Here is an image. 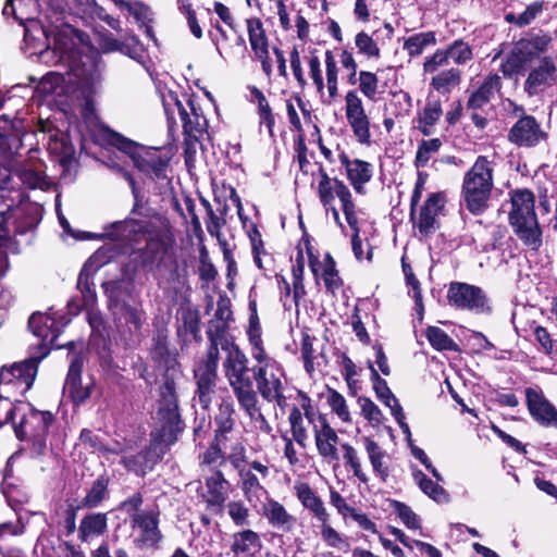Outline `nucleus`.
Here are the masks:
<instances>
[{"label": "nucleus", "mask_w": 557, "mask_h": 557, "mask_svg": "<svg viewBox=\"0 0 557 557\" xmlns=\"http://www.w3.org/2000/svg\"><path fill=\"white\" fill-rule=\"evenodd\" d=\"M249 42L256 58L261 62L262 70L267 76L272 74V62L269 55V45L259 20H247Z\"/></svg>", "instance_id": "a878e982"}, {"label": "nucleus", "mask_w": 557, "mask_h": 557, "mask_svg": "<svg viewBox=\"0 0 557 557\" xmlns=\"http://www.w3.org/2000/svg\"><path fill=\"white\" fill-rule=\"evenodd\" d=\"M171 99L174 101V106L177 109L178 115L183 123V127L186 133L191 134L199 132L206 125V119L203 117L200 108H197L190 99L187 100V107L176 97L171 95Z\"/></svg>", "instance_id": "c756f323"}, {"label": "nucleus", "mask_w": 557, "mask_h": 557, "mask_svg": "<svg viewBox=\"0 0 557 557\" xmlns=\"http://www.w3.org/2000/svg\"><path fill=\"white\" fill-rule=\"evenodd\" d=\"M79 444L92 450L106 451V453H124L125 448L120 442H113L112 444L104 445L99 436L90 430L84 429L79 435Z\"/></svg>", "instance_id": "09e8293b"}, {"label": "nucleus", "mask_w": 557, "mask_h": 557, "mask_svg": "<svg viewBox=\"0 0 557 557\" xmlns=\"http://www.w3.org/2000/svg\"><path fill=\"white\" fill-rule=\"evenodd\" d=\"M65 78L59 73H48L45 75L37 85V92L45 97H59L64 91Z\"/></svg>", "instance_id": "a18cd8bd"}, {"label": "nucleus", "mask_w": 557, "mask_h": 557, "mask_svg": "<svg viewBox=\"0 0 557 557\" xmlns=\"http://www.w3.org/2000/svg\"><path fill=\"white\" fill-rule=\"evenodd\" d=\"M111 143L119 150L128 154L139 171L157 178L164 177L166 163L160 157L158 150L139 146L115 133L111 135Z\"/></svg>", "instance_id": "6e6552de"}, {"label": "nucleus", "mask_w": 557, "mask_h": 557, "mask_svg": "<svg viewBox=\"0 0 557 557\" xmlns=\"http://www.w3.org/2000/svg\"><path fill=\"white\" fill-rule=\"evenodd\" d=\"M341 164L346 170V176L356 193L363 195L366 193L364 185L369 183L373 176V166L371 163L360 159H349L345 151L338 154Z\"/></svg>", "instance_id": "5701e85b"}, {"label": "nucleus", "mask_w": 557, "mask_h": 557, "mask_svg": "<svg viewBox=\"0 0 557 557\" xmlns=\"http://www.w3.org/2000/svg\"><path fill=\"white\" fill-rule=\"evenodd\" d=\"M325 400L327 406L330 407L331 411L336 414V417L343 422V423H351L352 418L351 413L348 407V404L345 399V397L338 393L334 388H327Z\"/></svg>", "instance_id": "c03bdc74"}, {"label": "nucleus", "mask_w": 557, "mask_h": 557, "mask_svg": "<svg viewBox=\"0 0 557 557\" xmlns=\"http://www.w3.org/2000/svg\"><path fill=\"white\" fill-rule=\"evenodd\" d=\"M393 507L395 512L397 513L398 518L401 520V522L411 530L420 529V519L418 516L411 510L410 507L407 505L400 503V502H394Z\"/></svg>", "instance_id": "338daca9"}, {"label": "nucleus", "mask_w": 557, "mask_h": 557, "mask_svg": "<svg viewBox=\"0 0 557 557\" xmlns=\"http://www.w3.org/2000/svg\"><path fill=\"white\" fill-rule=\"evenodd\" d=\"M431 346L436 350H457L456 343L440 327L429 326L425 332Z\"/></svg>", "instance_id": "6e6d98bb"}, {"label": "nucleus", "mask_w": 557, "mask_h": 557, "mask_svg": "<svg viewBox=\"0 0 557 557\" xmlns=\"http://www.w3.org/2000/svg\"><path fill=\"white\" fill-rule=\"evenodd\" d=\"M412 475L420 490L430 498L440 504L449 500L448 493L441 485L429 479L421 470L414 469Z\"/></svg>", "instance_id": "ea45409f"}, {"label": "nucleus", "mask_w": 557, "mask_h": 557, "mask_svg": "<svg viewBox=\"0 0 557 557\" xmlns=\"http://www.w3.org/2000/svg\"><path fill=\"white\" fill-rule=\"evenodd\" d=\"M509 221L517 236L532 250L542 245V232L534 211V195L528 189L512 191Z\"/></svg>", "instance_id": "423d86ee"}, {"label": "nucleus", "mask_w": 557, "mask_h": 557, "mask_svg": "<svg viewBox=\"0 0 557 557\" xmlns=\"http://www.w3.org/2000/svg\"><path fill=\"white\" fill-rule=\"evenodd\" d=\"M257 362L258 364L253 367L252 372L258 392L267 401H274L281 406L285 401V396L283 395L284 374L282 369L278 363L271 358Z\"/></svg>", "instance_id": "1a4fd4ad"}, {"label": "nucleus", "mask_w": 557, "mask_h": 557, "mask_svg": "<svg viewBox=\"0 0 557 557\" xmlns=\"http://www.w3.org/2000/svg\"><path fill=\"white\" fill-rule=\"evenodd\" d=\"M343 458L347 468L352 471V474L362 483L369 482V476L364 472L361 463V459L358 451L349 443H342Z\"/></svg>", "instance_id": "603ef678"}, {"label": "nucleus", "mask_w": 557, "mask_h": 557, "mask_svg": "<svg viewBox=\"0 0 557 557\" xmlns=\"http://www.w3.org/2000/svg\"><path fill=\"white\" fill-rule=\"evenodd\" d=\"M234 406L232 401L224 400L219 406L218 413L214 418V422L216 425V437L224 436L230 433L234 426Z\"/></svg>", "instance_id": "3c124183"}, {"label": "nucleus", "mask_w": 557, "mask_h": 557, "mask_svg": "<svg viewBox=\"0 0 557 557\" xmlns=\"http://www.w3.org/2000/svg\"><path fill=\"white\" fill-rule=\"evenodd\" d=\"M355 45L358 52L368 59H379L380 48L375 40L364 32H360L355 37Z\"/></svg>", "instance_id": "13d9d810"}, {"label": "nucleus", "mask_w": 557, "mask_h": 557, "mask_svg": "<svg viewBox=\"0 0 557 557\" xmlns=\"http://www.w3.org/2000/svg\"><path fill=\"white\" fill-rule=\"evenodd\" d=\"M108 518L106 513L94 512L85 516L79 524V539L84 542L90 541L103 534L107 530Z\"/></svg>", "instance_id": "4c0bfd02"}, {"label": "nucleus", "mask_w": 557, "mask_h": 557, "mask_svg": "<svg viewBox=\"0 0 557 557\" xmlns=\"http://www.w3.org/2000/svg\"><path fill=\"white\" fill-rule=\"evenodd\" d=\"M83 42L82 34L65 26L53 37V51L59 55V61L70 67L75 82L87 91H94L101 81V67L94 57L83 55L78 51L77 45Z\"/></svg>", "instance_id": "7ed1b4c3"}, {"label": "nucleus", "mask_w": 557, "mask_h": 557, "mask_svg": "<svg viewBox=\"0 0 557 557\" xmlns=\"http://www.w3.org/2000/svg\"><path fill=\"white\" fill-rule=\"evenodd\" d=\"M552 37L547 34H533L519 39L502 64L505 76L529 74L523 89L529 97L539 95L557 84V57L547 55Z\"/></svg>", "instance_id": "f257e3e1"}, {"label": "nucleus", "mask_w": 557, "mask_h": 557, "mask_svg": "<svg viewBox=\"0 0 557 557\" xmlns=\"http://www.w3.org/2000/svg\"><path fill=\"white\" fill-rule=\"evenodd\" d=\"M57 313H33L28 320V327L35 336L41 339L44 345L53 346L61 332L69 320H64L60 325L58 322Z\"/></svg>", "instance_id": "4be33fe9"}, {"label": "nucleus", "mask_w": 557, "mask_h": 557, "mask_svg": "<svg viewBox=\"0 0 557 557\" xmlns=\"http://www.w3.org/2000/svg\"><path fill=\"white\" fill-rule=\"evenodd\" d=\"M239 478L244 496L252 506L268 495L267 490L260 483L261 479L251 470L239 469Z\"/></svg>", "instance_id": "e433bc0d"}, {"label": "nucleus", "mask_w": 557, "mask_h": 557, "mask_svg": "<svg viewBox=\"0 0 557 557\" xmlns=\"http://www.w3.org/2000/svg\"><path fill=\"white\" fill-rule=\"evenodd\" d=\"M524 393L528 411L533 420L542 426L557 430V408L545 397L542 389L528 387Z\"/></svg>", "instance_id": "6ab92c4d"}, {"label": "nucleus", "mask_w": 557, "mask_h": 557, "mask_svg": "<svg viewBox=\"0 0 557 557\" xmlns=\"http://www.w3.org/2000/svg\"><path fill=\"white\" fill-rule=\"evenodd\" d=\"M360 92L369 100H374L379 88L377 76L370 71H360L357 77Z\"/></svg>", "instance_id": "4d7b16f0"}, {"label": "nucleus", "mask_w": 557, "mask_h": 557, "mask_svg": "<svg viewBox=\"0 0 557 557\" xmlns=\"http://www.w3.org/2000/svg\"><path fill=\"white\" fill-rule=\"evenodd\" d=\"M461 73L458 69L450 67L437 72L431 79V86L441 94H448L460 84Z\"/></svg>", "instance_id": "37998d69"}, {"label": "nucleus", "mask_w": 557, "mask_h": 557, "mask_svg": "<svg viewBox=\"0 0 557 557\" xmlns=\"http://www.w3.org/2000/svg\"><path fill=\"white\" fill-rule=\"evenodd\" d=\"M313 435L318 454L327 461H337L339 458L337 450L339 437L325 416L320 419Z\"/></svg>", "instance_id": "b1692460"}, {"label": "nucleus", "mask_w": 557, "mask_h": 557, "mask_svg": "<svg viewBox=\"0 0 557 557\" xmlns=\"http://www.w3.org/2000/svg\"><path fill=\"white\" fill-rule=\"evenodd\" d=\"M358 404L360 406L361 414L372 426H379L382 423L383 413L370 398L359 397Z\"/></svg>", "instance_id": "e2e57ef3"}, {"label": "nucleus", "mask_w": 557, "mask_h": 557, "mask_svg": "<svg viewBox=\"0 0 557 557\" xmlns=\"http://www.w3.org/2000/svg\"><path fill=\"white\" fill-rule=\"evenodd\" d=\"M197 380V394L203 409L209 408L215 388L216 371L199 367L195 371Z\"/></svg>", "instance_id": "c9c22d12"}, {"label": "nucleus", "mask_w": 557, "mask_h": 557, "mask_svg": "<svg viewBox=\"0 0 557 557\" xmlns=\"http://www.w3.org/2000/svg\"><path fill=\"white\" fill-rule=\"evenodd\" d=\"M362 443L374 474L385 482L389 475L387 453L369 436H364Z\"/></svg>", "instance_id": "7c9ffc66"}, {"label": "nucleus", "mask_w": 557, "mask_h": 557, "mask_svg": "<svg viewBox=\"0 0 557 557\" xmlns=\"http://www.w3.org/2000/svg\"><path fill=\"white\" fill-rule=\"evenodd\" d=\"M158 512L145 510L131 517L133 542L138 548L156 547L162 539L159 530Z\"/></svg>", "instance_id": "4468645a"}, {"label": "nucleus", "mask_w": 557, "mask_h": 557, "mask_svg": "<svg viewBox=\"0 0 557 557\" xmlns=\"http://www.w3.org/2000/svg\"><path fill=\"white\" fill-rule=\"evenodd\" d=\"M294 490L300 504L309 510L319 522L330 521L331 515L329 513L323 500L308 483H297L295 484Z\"/></svg>", "instance_id": "cd10ccee"}, {"label": "nucleus", "mask_w": 557, "mask_h": 557, "mask_svg": "<svg viewBox=\"0 0 557 557\" xmlns=\"http://www.w3.org/2000/svg\"><path fill=\"white\" fill-rule=\"evenodd\" d=\"M45 169L46 166L39 158V150L29 149L27 157L18 160L15 175L28 188L48 190L53 183L45 175Z\"/></svg>", "instance_id": "f3484780"}, {"label": "nucleus", "mask_w": 557, "mask_h": 557, "mask_svg": "<svg viewBox=\"0 0 557 557\" xmlns=\"http://www.w3.org/2000/svg\"><path fill=\"white\" fill-rule=\"evenodd\" d=\"M450 305L459 308L484 313L490 311L488 299L480 287L467 283L453 282L447 292Z\"/></svg>", "instance_id": "2eb2a0df"}, {"label": "nucleus", "mask_w": 557, "mask_h": 557, "mask_svg": "<svg viewBox=\"0 0 557 557\" xmlns=\"http://www.w3.org/2000/svg\"><path fill=\"white\" fill-rule=\"evenodd\" d=\"M83 357L73 356L70 362L69 373L64 384V391L70 395L75 404H82L90 397L94 382L89 380L86 383L82 381Z\"/></svg>", "instance_id": "412c9836"}, {"label": "nucleus", "mask_w": 557, "mask_h": 557, "mask_svg": "<svg viewBox=\"0 0 557 557\" xmlns=\"http://www.w3.org/2000/svg\"><path fill=\"white\" fill-rule=\"evenodd\" d=\"M443 114L442 104L438 100L428 101L423 110L418 114L417 128L424 135L433 134L434 126Z\"/></svg>", "instance_id": "58836bf2"}, {"label": "nucleus", "mask_w": 557, "mask_h": 557, "mask_svg": "<svg viewBox=\"0 0 557 557\" xmlns=\"http://www.w3.org/2000/svg\"><path fill=\"white\" fill-rule=\"evenodd\" d=\"M546 138L545 132L531 115L520 117L510 128L508 139L510 143L523 147H533Z\"/></svg>", "instance_id": "aec40b11"}, {"label": "nucleus", "mask_w": 557, "mask_h": 557, "mask_svg": "<svg viewBox=\"0 0 557 557\" xmlns=\"http://www.w3.org/2000/svg\"><path fill=\"white\" fill-rule=\"evenodd\" d=\"M257 394L238 400L240 409L244 410L246 414L250 418V420L255 423V428L262 431L265 434H269L272 431V428L264 418V416L261 413L259 407L257 406Z\"/></svg>", "instance_id": "a19ab883"}, {"label": "nucleus", "mask_w": 557, "mask_h": 557, "mask_svg": "<svg viewBox=\"0 0 557 557\" xmlns=\"http://www.w3.org/2000/svg\"><path fill=\"white\" fill-rule=\"evenodd\" d=\"M77 288L82 294V306L85 309L94 308L97 301V295L92 284L89 281V275L84 271L79 273Z\"/></svg>", "instance_id": "bf43d9fd"}, {"label": "nucleus", "mask_w": 557, "mask_h": 557, "mask_svg": "<svg viewBox=\"0 0 557 557\" xmlns=\"http://www.w3.org/2000/svg\"><path fill=\"white\" fill-rule=\"evenodd\" d=\"M248 338L251 345V356L256 361H264L267 358H270L263 349L261 330L257 323L251 322Z\"/></svg>", "instance_id": "0e129e2a"}, {"label": "nucleus", "mask_w": 557, "mask_h": 557, "mask_svg": "<svg viewBox=\"0 0 557 557\" xmlns=\"http://www.w3.org/2000/svg\"><path fill=\"white\" fill-rule=\"evenodd\" d=\"M337 198L342 205V211L350 228L359 227L358 211L352 200L351 193L345 184H338Z\"/></svg>", "instance_id": "de8ad7c7"}, {"label": "nucleus", "mask_w": 557, "mask_h": 557, "mask_svg": "<svg viewBox=\"0 0 557 557\" xmlns=\"http://www.w3.org/2000/svg\"><path fill=\"white\" fill-rule=\"evenodd\" d=\"M38 360L27 359L0 371V426L17 418L16 407L12 397L26 393L33 385L37 374Z\"/></svg>", "instance_id": "20e7f679"}, {"label": "nucleus", "mask_w": 557, "mask_h": 557, "mask_svg": "<svg viewBox=\"0 0 557 557\" xmlns=\"http://www.w3.org/2000/svg\"><path fill=\"white\" fill-rule=\"evenodd\" d=\"M345 117L356 140L363 146L371 145L370 119L358 91L350 89L345 95Z\"/></svg>", "instance_id": "ddd939ff"}, {"label": "nucleus", "mask_w": 557, "mask_h": 557, "mask_svg": "<svg viewBox=\"0 0 557 557\" xmlns=\"http://www.w3.org/2000/svg\"><path fill=\"white\" fill-rule=\"evenodd\" d=\"M10 125L7 120H0V190L10 188L11 173L15 174L22 154L21 139L16 134H9Z\"/></svg>", "instance_id": "f8f14e48"}, {"label": "nucleus", "mask_w": 557, "mask_h": 557, "mask_svg": "<svg viewBox=\"0 0 557 557\" xmlns=\"http://www.w3.org/2000/svg\"><path fill=\"white\" fill-rule=\"evenodd\" d=\"M40 131L48 134V150L50 154L55 156L60 160L64 178H66V175L69 174L71 180V172L76 165V159L75 149L67 135L58 129H53L51 124L48 122H40Z\"/></svg>", "instance_id": "a211bd4d"}, {"label": "nucleus", "mask_w": 557, "mask_h": 557, "mask_svg": "<svg viewBox=\"0 0 557 557\" xmlns=\"http://www.w3.org/2000/svg\"><path fill=\"white\" fill-rule=\"evenodd\" d=\"M493 172V161L485 156H480L465 174L462 198L466 208L475 215L482 214L488 207L494 185Z\"/></svg>", "instance_id": "39448f33"}, {"label": "nucleus", "mask_w": 557, "mask_h": 557, "mask_svg": "<svg viewBox=\"0 0 557 557\" xmlns=\"http://www.w3.org/2000/svg\"><path fill=\"white\" fill-rule=\"evenodd\" d=\"M231 548L236 557H252L261 548V541L256 532L244 530L233 535Z\"/></svg>", "instance_id": "f704fd0d"}, {"label": "nucleus", "mask_w": 557, "mask_h": 557, "mask_svg": "<svg viewBox=\"0 0 557 557\" xmlns=\"http://www.w3.org/2000/svg\"><path fill=\"white\" fill-rule=\"evenodd\" d=\"M444 202L445 199L441 193H434L429 196L414 221V225L421 234L429 235L438 227L437 215Z\"/></svg>", "instance_id": "bb28decb"}, {"label": "nucleus", "mask_w": 557, "mask_h": 557, "mask_svg": "<svg viewBox=\"0 0 557 557\" xmlns=\"http://www.w3.org/2000/svg\"><path fill=\"white\" fill-rule=\"evenodd\" d=\"M322 417L323 414L313 409L308 398L304 399L301 408L294 407L290 410L288 422L292 437L301 448H306L308 444V428L311 426L314 433Z\"/></svg>", "instance_id": "dca6fc26"}, {"label": "nucleus", "mask_w": 557, "mask_h": 557, "mask_svg": "<svg viewBox=\"0 0 557 557\" xmlns=\"http://www.w3.org/2000/svg\"><path fill=\"white\" fill-rule=\"evenodd\" d=\"M436 44L435 33L433 32H423L414 34L408 37L404 42V50L410 57H418L422 54V52L430 46H434Z\"/></svg>", "instance_id": "49530a36"}, {"label": "nucleus", "mask_w": 557, "mask_h": 557, "mask_svg": "<svg viewBox=\"0 0 557 557\" xmlns=\"http://www.w3.org/2000/svg\"><path fill=\"white\" fill-rule=\"evenodd\" d=\"M232 319V310L225 300L218 302L214 320L210 325L214 333L222 334L226 329L228 321Z\"/></svg>", "instance_id": "69168bd1"}, {"label": "nucleus", "mask_w": 557, "mask_h": 557, "mask_svg": "<svg viewBox=\"0 0 557 557\" xmlns=\"http://www.w3.org/2000/svg\"><path fill=\"white\" fill-rule=\"evenodd\" d=\"M16 411L20 419H15L13 428L20 440L42 437L53 420L50 412L35 410L22 401L17 403Z\"/></svg>", "instance_id": "9b49d317"}, {"label": "nucleus", "mask_w": 557, "mask_h": 557, "mask_svg": "<svg viewBox=\"0 0 557 557\" xmlns=\"http://www.w3.org/2000/svg\"><path fill=\"white\" fill-rule=\"evenodd\" d=\"M226 508L228 516L237 527H244L249 523V510L242 502L232 500L227 504Z\"/></svg>", "instance_id": "774afa93"}, {"label": "nucleus", "mask_w": 557, "mask_h": 557, "mask_svg": "<svg viewBox=\"0 0 557 557\" xmlns=\"http://www.w3.org/2000/svg\"><path fill=\"white\" fill-rule=\"evenodd\" d=\"M149 225L154 224L146 220L127 219L111 224L107 235L113 240L138 242L149 232Z\"/></svg>", "instance_id": "393cba45"}, {"label": "nucleus", "mask_w": 557, "mask_h": 557, "mask_svg": "<svg viewBox=\"0 0 557 557\" xmlns=\"http://www.w3.org/2000/svg\"><path fill=\"white\" fill-rule=\"evenodd\" d=\"M500 87V77L497 74L488 75L469 97L468 108L474 110L483 108L499 92Z\"/></svg>", "instance_id": "473e14b6"}, {"label": "nucleus", "mask_w": 557, "mask_h": 557, "mask_svg": "<svg viewBox=\"0 0 557 557\" xmlns=\"http://www.w3.org/2000/svg\"><path fill=\"white\" fill-rule=\"evenodd\" d=\"M441 147L442 140L438 138L421 140L414 158L416 168H424L428 162L440 151Z\"/></svg>", "instance_id": "864d4df0"}, {"label": "nucleus", "mask_w": 557, "mask_h": 557, "mask_svg": "<svg viewBox=\"0 0 557 557\" xmlns=\"http://www.w3.org/2000/svg\"><path fill=\"white\" fill-rule=\"evenodd\" d=\"M226 356L223 361V372L233 393L238 400L256 394L252 381L248 375V359L238 346L231 343H221Z\"/></svg>", "instance_id": "0eeeda50"}, {"label": "nucleus", "mask_w": 557, "mask_h": 557, "mask_svg": "<svg viewBox=\"0 0 557 557\" xmlns=\"http://www.w3.org/2000/svg\"><path fill=\"white\" fill-rule=\"evenodd\" d=\"M103 287L110 299L113 314L115 315V324L121 335L125 336L128 334L132 336L138 334L145 320L144 311L129 305L119 304L120 282H108Z\"/></svg>", "instance_id": "9d476101"}, {"label": "nucleus", "mask_w": 557, "mask_h": 557, "mask_svg": "<svg viewBox=\"0 0 557 557\" xmlns=\"http://www.w3.org/2000/svg\"><path fill=\"white\" fill-rule=\"evenodd\" d=\"M206 488L207 494L205 498L208 506L221 508L227 498L230 490V483L224 478L223 473L215 471L208 476L206 479Z\"/></svg>", "instance_id": "2f4dec72"}, {"label": "nucleus", "mask_w": 557, "mask_h": 557, "mask_svg": "<svg viewBox=\"0 0 557 557\" xmlns=\"http://www.w3.org/2000/svg\"><path fill=\"white\" fill-rule=\"evenodd\" d=\"M403 271H404V274L406 277L407 285H409L411 287L410 294L412 295V297L414 299L417 312L420 315V318H422L424 307H423V301H422L420 283L417 280V277L414 276L412 269L409 264H406L405 262H403Z\"/></svg>", "instance_id": "052dcab7"}, {"label": "nucleus", "mask_w": 557, "mask_h": 557, "mask_svg": "<svg viewBox=\"0 0 557 557\" xmlns=\"http://www.w3.org/2000/svg\"><path fill=\"white\" fill-rule=\"evenodd\" d=\"M324 63L326 75V83L324 84L327 90V102L331 103L338 97V66L335 55L331 50L325 51Z\"/></svg>", "instance_id": "79ce46f5"}, {"label": "nucleus", "mask_w": 557, "mask_h": 557, "mask_svg": "<svg viewBox=\"0 0 557 557\" xmlns=\"http://www.w3.org/2000/svg\"><path fill=\"white\" fill-rule=\"evenodd\" d=\"M262 513L269 524L283 532L292 531L296 523V518L281 503L272 498H268L263 504Z\"/></svg>", "instance_id": "c85d7f7f"}, {"label": "nucleus", "mask_w": 557, "mask_h": 557, "mask_svg": "<svg viewBox=\"0 0 557 557\" xmlns=\"http://www.w3.org/2000/svg\"><path fill=\"white\" fill-rule=\"evenodd\" d=\"M107 488L108 480L103 476L98 478L82 500V506L86 508L98 507L107 496Z\"/></svg>", "instance_id": "5fc2aeb1"}, {"label": "nucleus", "mask_w": 557, "mask_h": 557, "mask_svg": "<svg viewBox=\"0 0 557 557\" xmlns=\"http://www.w3.org/2000/svg\"><path fill=\"white\" fill-rule=\"evenodd\" d=\"M310 267L314 275L322 277L327 290L335 293L342 286V280L335 268V261L329 253L324 256L322 263L311 259Z\"/></svg>", "instance_id": "72a5a7b5"}, {"label": "nucleus", "mask_w": 557, "mask_h": 557, "mask_svg": "<svg viewBox=\"0 0 557 557\" xmlns=\"http://www.w3.org/2000/svg\"><path fill=\"white\" fill-rule=\"evenodd\" d=\"M446 51L449 59L458 65L469 62L473 57L471 47L462 40H455Z\"/></svg>", "instance_id": "680f3d73"}, {"label": "nucleus", "mask_w": 557, "mask_h": 557, "mask_svg": "<svg viewBox=\"0 0 557 557\" xmlns=\"http://www.w3.org/2000/svg\"><path fill=\"white\" fill-rule=\"evenodd\" d=\"M160 395L157 413L159 428L152 432L153 440L148 449L131 455L132 446L128 443H122L125 451L115 453L122 455L121 463L126 470L138 475H145L152 469L165 453V448L176 441V434L181 430L174 382L166 380L160 388Z\"/></svg>", "instance_id": "f03ea898"}, {"label": "nucleus", "mask_w": 557, "mask_h": 557, "mask_svg": "<svg viewBox=\"0 0 557 557\" xmlns=\"http://www.w3.org/2000/svg\"><path fill=\"white\" fill-rule=\"evenodd\" d=\"M338 184H344L338 178H331L324 171H321V181L318 186V194L321 203L329 211L332 206L334 196L337 197Z\"/></svg>", "instance_id": "8fccbe9b"}]
</instances>
